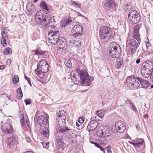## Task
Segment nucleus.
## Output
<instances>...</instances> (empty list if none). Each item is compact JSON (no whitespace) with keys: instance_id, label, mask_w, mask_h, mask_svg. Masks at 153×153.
I'll list each match as a JSON object with an SVG mask.
<instances>
[{"instance_id":"1","label":"nucleus","mask_w":153,"mask_h":153,"mask_svg":"<svg viewBox=\"0 0 153 153\" xmlns=\"http://www.w3.org/2000/svg\"><path fill=\"white\" fill-rule=\"evenodd\" d=\"M49 66L45 59L40 60L38 63L37 68L35 70L36 73L39 77L38 80L42 83L45 82L47 79V74H45L49 70Z\"/></svg>"},{"instance_id":"2","label":"nucleus","mask_w":153,"mask_h":153,"mask_svg":"<svg viewBox=\"0 0 153 153\" xmlns=\"http://www.w3.org/2000/svg\"><path fill=\"white\" fill-rule=\"evenodd\" d=\"M35 19L36 23L38 25H43L46 22V26L52 22V19L49 14H43L41 11L36 13L35 15Z\"/></svg>"},{"instance_id":"3","label":"nucleus","mask_w":153,"mask_h":153,"mask_svg":"<svg viewBox=\"0 0 153 153\" xmlns=\"http://www.w3.org/2000/svg\"><path fill=\"white\" fill-rule=\"evenodd\" d=\"M73 131L72 129H69L68 127L59 126H57L56 132L61 134L62 136H65V139H68L71 141L70 143L72 144L74 142L72 136Z\"/></svg>"},{"instance_id":"4","label":"nucleus","mask_w":153,"mask_h":153,"mask_svg":"<svg viewBox=\"0 0 153 153\" xmlns=\"http://www.w3.org/2000/svg\"><path fill=\"white\" fill-rule=\"evenodd\" d=\"M111 31L108 27H102L100 30V37L102 39H105L106 42H109L114 38V36L111 34Z\"/></svg>"},{"instance_id":"5","label":"nucleus","mask_w":153,"mask_h":153,"mask_svg":"<svg viewBox=\"0 0 153 153\" xmlns=\"http://www.w3.org/2000/svg\"><path fill=\"white\" fill-rule=\"evenodd\" d=\"M153 70V66L152 65L151 62H143L141 67V74L144 77L147 78L150 75L152 71Z\"/></svg>"},{"instance_id":"6","label":"nucleus","mask_w":153,"mask_h":153,"mask_svg":"<svg viewBox=\"0 0 153 153\" xmlns=\"http://www.w3.org/2000/svg\"><path fill=\"white\" fill-rule=\"evenodd\" d=\"M140 43L134 39L128 37L126 41V46L129 50L131 54L132 55L135 52Z\"/></svg>"},{"instance_id":"7","label":"nucleus","mask_w":153,"mask_h":153,"mask_svg":"<svg viewBox=\"0 0 153 153\" xmlns=\"http://www.w3.org/2000/svg\"><path fill=\"white\" fill-rule=\"evenodd\" d=\"M80 77L82 82L88 84L87 86H89L91 84V82L94 79V77L89 76L88 73L85 70H81L79 72Z\"/></svg>"},{"instance_id":"8","label":"nucleus","mask_w":153,"mask_h":153,"mask_svg":"<svg viewBox=\"0 0 153 153\" xmlns=\"http://www.w3.org/2000/svg\"><path fill=\"white\" fill-rule=\"evenodd\" d=\"M139 81L138 77H135L132 76L126 79V83L127 86L131 88H137L140 86Z\"/></svg>"},{"instance_id":"9","label":"nucleus","mask_w":153,"mask_h":153,"mask_svg":"<svg viewBox=\"0 0 153 153\" xmlns=\"http://www.w3.org/2000/svg\"><path fill=\"white\" fill-rule=\"evenodd\" d=\"M129 20L134 24L138 23L140 20V16L138 13L135 10H131L128 14Z\"/></svg>"},{"instance_id":"10","label":"nucleus","mask_w":153,"mask_h":153,"mask_svg":"<svg viewBox=\"0 0 153 153\" xmlns=\"http://www.w3.org/2000/svg\"><path fill=\"white\" fill-rule=\"evenodd\" d=\"M56 144L58 148L63 150L66 146L63 140L62 136L56 132Z\"/></svg>"},{"instance_id":"11","label":"nucleus","mask_w":153,"mask_h":153,"mask_svg":"<svg viewBox=\"0 0 153 153\" xmlns=\"http://www.w3.org/2000/svg\"><path fill=\"white\" fill-rule=\"evenodd\" d=\"M100 128H102L100 131L101 137H108L111 134V129L108 126H104L103 125H101L100 126Z\"/></svg>"},{"instance_id":"12","label":"nucleus","mask_w":153,"mask_h":153,"mask_svg":"<svg viewBox=\"0 0 153 153\" xmlns=\"http://www.w3.org/2000/svg\"><path fill=\"white\" fill-rule=\"evenodd\" d=\"M82 31V27L78 25H75L71 30V32L73 33V36L76 37L80 36Z\"/></svg>"},{"instance_id":"13","label":"nucleus","mask_w":153,"mask_h":153,"mask_svg":"<svg viewBox=\"0 0 153 153\" xmlns=\"http://www.w3.org/2000/svg\"><path fill=\"white\" fill-rule=\"evenodd\" d=\"M103 2L104 6L110 9L114 10L117 7L115 1L113 0H105Z\"/></svg>"},{"instance_id":"14","label":"nucleus","mask_w":153,"mask_h":153,"mask_svg":"<svg viewBox=\"0 0 153 153\" xmlns=\"http://www.w3.org/2000/svg\"><path fill=\"white\" fill-rule=\"evenodd\" d=\"M115 126L117 131L120 133L123 132L126 129V126L122 121H118L116 123Z\"/></svg>"},{"instance_id":"15","label":"nucleus","mask_w":153,"mask_h":153,"mask_svg":"<svg viewBox=\"0 0 153 153\" xmlns=\"http://www.w3.org/2000/svg\"><path fill=\"white\" fill-rule=\"evenodd\" d=\"M1 129L3 132L7 134H10L13 132V128L11 125L8 123H7L2 126Z\"/></svg>"},{"instance_id":"16","label":"nucleus","mask_w":153,"mask_h":153,"mask_svg":"<svg viewBox=\"0 0 153 153\" xmlns=\"http://www.w3.org/2000/svg\"><path fill=\"white\" fill-rule=\"evenodd\" d=\"M37 121L38 124L41 126H44L46 125H49L47 119L42 115H41L38 117Z\"/></svg>"},{"instance_id":"17","label":"nucleus","mask_w":153,"mask_h":153,"mask_svg":"<svg viewBox=\"0 0 153 153\" xmlns=\"http://www.w3.org/2000/svg\"><path fill=\"white\" fill-rule=\"evenodd\" d=\"M59 36V34L53 35L50 34L48 36V41L52 45H54L58 42Z\"/></svg>"},{"instance_id":"18","label":"nucleus","mask_w":153,"mask_h":153,"mask_svg":"<svg viewBox=\"0 0 153 153\" xmlns=\"http://www.w3.org/2000/svg\"><path fill=\"white\" fill-rule=\"evenodd\" d=\"M140 28L139 26H136L134 27L133 31V38L136 39L139 43L140 42V36L139 34Z\"/></svg>"},{"instance_id":"19","label":"nucleus","mask_w":153,"mask_h":153,"mask_svg":"<svg viewBox=\"0 0 153 153\" xmlns=\"http://www.w3.org/2000/svg\"><path fill=\"white\" fill-rule=\"evenodd\" d=\"M26 10L28 15H30L36 11L34 5L31 2H28L26 6Z\"/></svg>"},{"instance_id":"20","label":"nucleus","mask_w":153,"mask_h":153,"mask_svg":"<svg viewBox=\"0 0 153 153\" xmlns=\"http://www.w3.org/2000/svg\"><path fill=\"white\" fill-rule=\"evenodd\" d=\"M129 143L133 145L135 148L140 147L143 144V140L142 139L137 138L132 141H129Z\"/></svg>"},{"instance_id":"21","label":"nucleus","mask_w":153,"mask_h":153,"mask_svg":"<svg viewBox=\"0 0 153 153\" xmlns=\"http://www.w3.org/2000/svg\"><path fill=\"white\" fill-rule=\"evenodd\" d=\"M121 51V49L118 44L116 42H112L110 44L109 51Z\"/></svg>"},{"instance_id":"22","label":"nucleus","mask_w":153,"mask_h":153,"mask_svg":"<svg viewBox=\"0 0 153 153\" xmlns=\"http://www.w3.org/2000/svg\"><path fill=\"white\" fill-rule=\"evenodd\" d=\"M98 125L97 121L92 120L90 121L88 125L87 130L89 131L94 130L97 128Z\"/></svg>"},{"instance_id":"23","label":"nucleus","mask_w":153,"mask_h":153,"mask_svg":"<svg viewBox=\"0 0 153 153\" xmlns=\"http://www.w3.org/2000/svg\"><path fill=\"white\" fill-rule=\"evenodd\" d=\"M6 141L7 147L9 148L13 147L16 142V138L13 136L7 138Z\"/></svg>"},{"instance_id":"24","label":"nucleus","mask_w":153,"mask_h":153,"mask_svg":"<svg viewBox=\"0 0 153 153\" xmlns=\"http://www.w3.org/2000/svg\"><path fill=\"white\" fill-rule=\"evenodd\" d=\"M56 44L59 48L62 49H65L67 46L66 40L63 37L58 39Z\"/></svg>"},{"instance_id":"25","label":"nucleus","mask_w":153,"mask_h":153,"mask_svg":"<svg viewBox=\"0 0 153 153\" xmlns=\"http://www.w3.org/2000/svg\"><path fill=\"white\" fill-rule=\"evenodd\" d=\"M138 80H139V83L140 85V84L143 88H146L149 87V84L147 80L142 79L138 77Z\"/></svg>"},{"instance_id":"26","label":"nucleus","mask_w":153,"mask_h":153,"mask_svg":"<svg viewBox=\"0 0 153 153\" xmlns=\"http://www.w3.org/2000/svg\"><path fill=\"white\" fill-rule=\"evenodd\" d=\"M109 53L111 57L114 58H118L120 56L121 53V51H109Z\"/></svg>"},{"instance_id":"27","label":"nucleus","mask_w":153,"mask_h":153,"mask_svg":"<svg viewBox=\"0 0 153 153\" xmlns=\"http://www.w3.org/2000/svg\"><path fill=\"white\" fill-rule=\"evenodd\" d=\"M1 35L2 39L1 40V43L4 47H6L7 45L6 43V38H7V35L5 31H2Z\"/></svg>"},{"instance_id":"28","label":"nucleus","mask_w":153,"mask_h":153,"mask_svg":"<svg viewBox=\"0 0 153 153\" xmlns=\"http://www.w3.org/2000/svg\"><path fill=\"white\" fill-rule=\"evenodd\" d=\"M66 114L65 112L63 111H60L58 114L57 117L62 120H65L66 119Z\"/></svg>"},{"instance_id":"29","label":"nucleus","mask_w":153,"mask_h":153,"mask_svg":"<svg viewBox=\"0 0 153 153\" xmlns=\"http://www.w3.org/2000/svg\"><path fill=\"white\" fill-rule=\"evenodd\" d=\"M72 21L70 19H65L61 21V25L62 27H65L70 24Z\"/></svg>"},{"instance_id":"30","label":"nucleus","mask_w":153,"mask_h":153,"mask_svg":"<svg viewBox=\"0 0 153 153\" xmlns=\"http://www.w3.org/2000/svg\"><path fill=\"white\" fill-rule=\"evenodd\" d=\"M32 52H34L36 55L44 56L45 54V51H43L40 49H37L33 51Z\"/></svg>"},{"instance_id":"31","label":"nucleus","mask_w":153,"mask_h":153,"mask_svg":"<svg viewBox=\"0 0 153 153\" xmlns=\"http://www.w3.org/2000/svg\"><path fill=\"white\" fill-rule=\"evenodd\" d=\"M49 135V129L47 127H45L42 131L43 137H47Z\"/></svg>"},{"instance_id":"32","label":"nucleus","mask_w":153,"mask_h":153,"mask_svg":"<svg viewBox=\"0 0 153 153\" xmlns=\"http://www.w3.org/2000/svg\"><path fill=\"white\" fill-rule=\"evenodd\" d=\"M123 63V60L122 59H119L117 60L115 64V67L117 69L120 68Z\"/></svg>"},{"instance_id":"33","label":"nucleus","mask_w":153,"mask_h":153,"mask_svg":"<svg viewBox=\"0 0 153 153\" xmlns=\"http://www.w3.org/2000/svg\"><path fill=\"white\" fill-rule=\"evenodd\" d=\"M59 31L58 29H57V27L55 26H53V27L52 28V29L51 30V33H49L48 34H51V35H58L59 34Z\"/></svg>"},{"instance_id":"34","label":"nucleus","mask_w":153,"mask_h":153,"mask_svg":"<svg viewBox=\"0 0 153 153\" xmlns=\"http://www.w3.org/2000/svg\"><path fill=\"white\" fill-rule=\"evenodd\" d=\"M40 6L47 11L49 10V8L48 7L46 3L44 1H42L40 3Z\"/></svg>"},{"instance_id":"35","label":"nucleus","mask_w":153,"mask_h":153,"mask_svg":"<svg viewBox=\"0 0 153 153\" xmlns=\"http://www.w3.org/2000/svg\"><path fill=\"white\" fill-rule=\"evenodd\" d=\"M26 118V119L25 120L24 115L23 114H21V115L20 117V120L22 126L23 124H24L25 123H26L27 125L28 119L27 118Z\"/></svg>"},{"instance_id":"36","label":"nucleus","mask_w":153,"mask_h":153,"mask_svg":"<svg viewBox=\"0 0 153 153\" xmlns=\"http://www.w3.org/2000/svg\"><path fill=\"white\" fill-rule=\"evenodd\" d=\"M3 53L4 55L11 54L12 53L11 49L9 48H6L3 51Z\"/></svg>"},{"instance_id":"37","label":"nucleus","mask_w":153,"mask_h":153,"mask_svg":"<svg viewBox=\"0 0 153 153\" xmlns=\"http://www.w3.org/2000/svg\"><path fill=\"white\" fill-rule=\"evenodd\" d=\"M12 79L13 82L14 84H16L19 81V77L17 75L13 76Z\"/></svg>"},{"instance_id":"38","label":"nucleus","mask_w":153,"mask_h":153,"mask_svg":"<svg viewBox=\"0 0 153 153\" xmlns=\"http://www.w3.org/2000/svg\"><path fill=\"white\" fill-rule=\"evenodd\" d=\"M96 115L101 118H102L104 115V112L103 111L100 110L97 111Z\"/></svg>"},{"instance_id":"39","label":"nucleus","mask_w":153,"mask_h":153,"mask_svg":"<svg viewBox=\"0 0 153 153\" xmlns=\"http://www.w3.org/2000/svg\"><path fill=\"white\" fill-rule=\"evenodd\" d=\"M53 25L49 26L46 27L45 30L48 33V36L49 33L51 32V30L53 27Z\"/></svg>"},{"instance_id":"40","label":"nucleus","mask_w":153,"mask_h":153,"mask_svg":"<svg viewBox=\"0 0 153 153\" xmlns=\"http://www.w3.org/2000/svg\"><path fill=\"white\" fill-rule=\"evenodd\" d=\"M65 63L66 66L68 68H70L71 67L72 64L70 60H67Z\"/></svg>"},{"instance_id":"41","label":"nucleus","mask_w":153,"mask_h":153,"mask_svg":"<svg viewBox=\"0 0 153 153\" xmlns=\"http://www.w3.org/2000/svg\"><path fill=\"white\" fill-rule=\"evenodd\" d=\"M131 107V109L134 111L135 113H136L137 112V108H136L135 105L133 103L131 105H130Z\"/></svg>"},{"instance_id":"42","label":"nucleus","mask_w":153,"mask_h":153,"mask_svg":"<svg viewBox=\"0 0 153 153\" xmlns=\"http://www.w3.org/2000/svg\"><path fill=\"white\" fill-rule=\"evenodd\" d=\"M42 144L45 148L48 149L49 147V143H43Z\"/></svg>"},{"instance_id":"43","label":"nucleus","mask_w":153,"mask_h":153,"mask_svg":"<svg viewBox=\"0 0 153 153\" xmlns=\"http://www.w3.org/2000/svg\"><path fill=\"white\" fill-rule=\"evenodd\" d=\"M24 77L25 79L27 80L28 82V83L29 84L30 86H31V84L30 81V78H28L27 76L26 75H24Z\"/></svg>"},{"instance_id":"44","label":"nucleus","mask_w":153,"mask_h":153,"mask_svg":"<svg viewBox=\"0 0 153 153\" xmlns=\"http://www.w3.org/2000/svg\"><path fill=\"white\" fill-rule=\"evenodd\" d=\"M130 6L127 5V4H125L123 6V7L124 10L126 11H128L130 9V7H129Z\"/></svg>"},{"instance_id":"45","label":"nucleus","mask_w":153,"mask_h":153,"mask_svg":"<svg viewBox=\"0 0 153 153\" xmlns=\"http://www.w3.org/2000/svg\"><path fill=\"white\" fill-rule=\"evenodd\" d=\"M74 4H73V6L76 8H80L81 7V6L76 2V1L75 2H73Z\"/></svg>"},{"instance_id":"46","label":"nucleus","mask_w":153,"mask_h":153,"mask_svg":"<svg viewBox=\"0 0 153 153\" xmlns=\"http://www.w3.org/2000/svg\"><path fill=\"white\" fill-rule=\"evenodd\" d=\"M84 120V118L83 117H80L78 120V122L81 123H82Z\"/></svg>"},{"instance_id":"47","label":"nucleus","mask_w":153,"mask_h":153,"mask_svg":"<svg viewBox=\"0 0 153 153\" xmlns=\"http://www.w3.org/2000/svg\"><path fill=\"white\" fill-rule=\"evenodd\" d=\"M150 79L151 81L153 82V71L151 73Z\"/></svg>"},{"instance_id":"48","label":"nucleus","mask_w":153,"mask_h":153,"mask_svg":"<svg viewBox=\"0 0 153 153\" xmlns=\"http://www.w3.org/2000/svg\"><path fill=\"white\" fill-rule=\"evenodd\" d=\"M107 151L108 153H111V147L110 146H108L106 148Z\"/></svg>"},{"instance_id":"49","label":"nucleus","mask_w":153,"mask_h":153,"mask_svg":"<svg viewBox=\"0 0 153 153\" xmlns=\"http://www.w3.org/2000/svg\"><path fill=\"white\" fill-rule=\"evenodd\" d=\"M126 103L129 104L130 105V106L132 105V104H133V103L131 102V101L129 100L128 99L125 102Z\"/></svg>"},{"instance_id":"50","label":"nucleus","mask_w":153,"mask_h":153,"mask_svg":"<svg viewBox=\"0 0 153 153\" xmlns=\"http://www.w3.org/2000/svg\"><path fill=\"white\" fill-rule=\"evenodd\" d=\"M17 94H22V90L21 88H19L17 90Z\"/></svg>"},{"instance_id":"51","label":"nucleus","mask_w":153,"mask_h":153,"mask_svg":"<svg viewBox=\"0 0 153 153\" xmlns=\"http://www.w3.org/2000/svg\"><path fill=\"white\" fill-rule=\"evenodd\" d=\"M25 102L26 105L29 104H30V101L29 99L25 100Z\"/></svg>"},{"instance_id":"52","label":"nucleus","mask_w":153,"mask_h":153,"mask_svg":"<svg viewBox=\"0 0 153 153\" xmlns=\"http://www.w3.org/2000/svg\"><path fill=\"white\" fill-rule=\"evenodd\" d=\"M146 48L148 49L149 48L151 44L149 43V42H147L146 43Z\"/></svg>"},{"instance_id":"53","label":"nucleus","mask_w":153,"mask_h":153,"mask_svg":"<svg viewBox=\"0 0 153 153\" xmlns=\"http://www.w3.org/2000/svg\"><path fill=\"white\" fill-rule=\"evenodd\" d=\"M17 94V96H18V97L19 98V99H21L22 98V96H23L22 94Z\"/></svg>"},{"instance_id":"54","label":"nucleus","mask_w":153,"mask_h":153,"mask_svg":"<svg viewBox=\"0 0 153 153\" xmlns=\"http://www.w3.org/2000/svg\"><path fill=\"white\" fill-rule=\"evenodd\" d=\"M25 139L27 143H29L30 142V137H26Z\"/></svg>"},{"instance_id":"55","label":"nucleus","mask_w":153,"mask_h":153,"mask_svg":"<svg viewBox=\"0 0 153 153\" xmlns=\"http://www.w3.org/2000/svg\"><path fill=\"white\" fill-rule=\"evenodd\" d=\"M6 68L5 65H0V70H2Z\"/></svg>"},{"instance_id":"56","label":"nucleus","mask_w":153,"mask_h":153,"mask_svg":"<svg viewBox=\"0 0 153 153\" xmlns=\"http://www.w3.org/2000/svg\"><path fill=\"white\" fill-rule=\"evenodd\" d=\"M140 59H137L136 61V63L137 64H138L140 63Z\"/></svg>"},{"instance_id":"57","label":"nucleus","mask_w":153,"mask_h":153,"mask_svg":"<svg viewBox=\"0 0 153 153\" xmlns=\"http://www.w3.org/2000/svg\"><path fill=\"white\" fill-rule=\"evenodd\" d=\"M95 146H96V147H97V148H99L100 147V145L97 143H95V144H94Z\"/></svg>"},{"instance_id":"58","label":"nucleus","mask_w":153,"mask_h":153,"mask_svg":"<svg viewBox=\"0 0 153 153\" xmlns=\"http://www.w3.org/2000/svg\"><path fill=\"white\" fill-rule=\"evenodd\" d=\"M99 148H100V149L101 150V151H102L104 152V150H105V149L103 148L102 147H101L100 146V147H99Z\"/></svg>"},{"instance_id":"59","label":"nucleus","mask_w":153,"mask_h":153,"mask_svg":"<svg viewBox=\"0 0 153 153\" xmlns=\"http://www.w3.org/2000/svg\"><path fill=\"white\" fill-rule=\"evenodd\" d=\"M75 1H73L72 0H71L70 1V3L71 5H73L74 4L73 2H75Z\"/></svg>"},{"instance_id":"60","label":"nucleus","mask_w":153,"mask_h":153,"mask_svg":"<svg viewBox=\"0 0 153 153\" xmlns=\"http://www.w3.org/2000/svg\"><path fill=\"white\" fill-rule=\"evenodd\" d=\"M25 153H33L32 151H28L26 152Z\"/></svg>"},{"instance_id":"61","label":"nucleus","mask_w":153,"mask_h":153,"mask_svg":"<svg viewBox=\"0 0 153 153\" xmlns=\"http://www.w3.org/2000/svg\"><path fill=\"white\" fill-rule=\"evenodd\" d=\"M76 125L77 127H79V124H78V123L77 122H76Z\"/></svg>"},{"instance_id":"62","label":"nucleus","mask_w":153,"mask_h":153,"mask_svg":"<svg viewBox=\"0 0 153 153\" xmlns=\"http://www.w3.org/2000/svg\"><path fill=\"white\" fill-rule=\"evenodd\" d=\"M147 62H151L152 63V65L153 66V61H148Z\"/></svg>"},{"instance_id":"63","label":"nucleus","mask_w":153,"mask_h":153,"mask_svg":"<svg viewBox=\"0 0 153 153\" xmlns=\"http://www.w3.org/2000/svg\"><path fill=\"white\" fill-rule=\"evenodd\" d=\"M76 85H73L72 86V88H74L75 87V86Z\"/></svg>"},{"instance_id":"64","label":"nucleus","mask_w":153,"mask_h":153,"mask_svg":"<svg viewBox=\"0 0 153 153\" xmlns=\"http://www.w3.org/2000/svg\"><path fill=\"white\" fill-rule=\"evenodd\" d=\"M56 120H57V121H59V120H59V118H58L57 117V116L56 117Z\"/></svg>"}]
</instances>
